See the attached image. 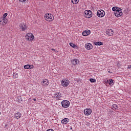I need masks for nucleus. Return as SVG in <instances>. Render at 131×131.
<instances>
[{
	"mask_svg": "<svg viewBox=\"0 0 131 131\" xmlns=\"http://www.w3.org/2000/svg\"><path fill=\"white\" fill-rule=\"evenodd\" d=\"M45 18L46 21L51 22V21L54 20V15H53L52 14L47 13L45 14Z\"/></svg>",
	"mask_w": 131,
	"mask_h": 131,
	"instance_id": "1",
	"label": "nucleus"
},
{
	"mask_svg": "<svg viewBox=\"0 0 131 131\" xmlns=\"http://www.w3.org/2000/svg\"><path fill=\"white\" fill-rule=\"evenodd\" d=\"M26 38L29 41H32V40L34 39V36L33 35V34H32V33H29L26 34Z\"/></svg>",
	"mask_w": 131,
	"mask_h": 131,
	"instance_id": "2",
	"label": "nucleus"
},
{
	"mask_svg": "<svg viewBox=\"0 0 131 131\" xmlns=\"http://www.w3.org/2000/svg\"><path fill=\"white\" fill-rule=\"evenodd\" d=\"M70 105V102L67 100H63L61 102V105L63 108H68Z\"/></svg>",
	"mask_w": 131,
	"mask_h": 131,
	"instance_id": "3",
	"label": "nucleus"
},
{
	"mask_svg": "<svg viewBox=\"0 0 131 131\" xmlns=\"http://www.w3.org/2000/svg\"><path fill=\"white\" fill-rule=\"evenodd\" d=\"M97 15L99 18H102L105 16V11L103 10H99L97 12Z\"/></svg>",
	"mask_w": 131,
	"mask_h": 131,
	"instance_id": "4",
	"label": "nucleus"
},
{
	"mask_svg": "<svg viewBox=\"0 0 131 131\" xmlns=\"http://www.w3.org/2000/svg\"><path fill=\"white\" fill-rule=\"evenodd\" d=\"M114 14L116 17H121V16L123 15L121 9L119 8L118 10H117L116 11L114 12Z\"/></svg>",
	"mask_w": 131,
	"mask_h": 131,
	"instance_id": "5",
	"label": "nucleus"
},
{
	"mask_svg": "<svg viewBox=\"0 0 131 131\" xmlns=\"http://www.w3.org/2000/svg\"><path fill=\"white\" fill-rule=\"evenodd\" d=\"M84 13L86 18H91L93 16V12L91 10H86Z\"/></svg>",
	"mask_w": 131,
	"mask_h": 131,
	"instance_id": "6",
	"label": "nucleus"
},
{
	"mask_svg": "<svg viewBox=\"0 0 131 131\" xmlns=\"http://www.w3.org/2000/svg\"><path fill=\"white\" fill-rule=\"evenodd\" d=\"M69 84V80H62L61 81V85L63 86H68Z\"/></svg>",
	"mask_w": 131,
	"mask_h": 131,
	"instance_id": "7",
	"label": "nucleus"
},
{
	"mask_svg": "<svg viewBox=\"0 0 131 131\" xmlns=\"http://www.w3.org/2000/svg\"><path fill=\"white\" fill-rule=\"evenodd\" d=\"M84 114L85 115H90L92 114V110L91 108H86L84 110Z\"/></svg>",
	"mask_w": 131,
	"mask_h": 131,
	"instance_id": "8",
	"label": "nucleus"
},
{
	"mask_svg": "<svg viewBox=\"0 0 131 131\" xmlns=\"http://www.w3.org/2000/svg\"><path fill=\"white\" fill-rule=\"evenodd\" d=\"M41 83L43 86H47V85H49V84H50V83L49 82V80L48 79H44L42 81Z\"/></svg>",
	"mask_w": 131,
	"mask_h": 131,
	"instance_id": "9",
	"label": "nucleus"
},
{
	"mask_svg": "<svg viewBox=\"0 0 131 131\" xmlns=\"http://www.w3.org/2000/svg\"><path fill=\"white\" fill-rule=\"evenodd\" d=\"M82 34L83 36H88V35H90V34H91V31L89 30H86L85 31H83L82 33Z\"/></svg>",
	"mask_w": 131,
	"mask_h": 131,
	"instance_id": "10",
	"label": "nucleus"
},
{
	"mask_svg": "<svg viewBox=\"0 0 131 131\" xmlns=\"http://www.w3.org/2000/svg\"><path fill=\"white\" fill-rule=\"evenodd\" d=\"M54 98L56 99V100H61V98H62V96H61V93H56L54 95Z\"/></svg>",
	"mask_w": 131,
	"mask_h": 131,
	"instance_id": "11",
	"label": "nucleus"
},
{
	"mask_svg": "<svg viewBox=\"0 0 131 131\" xmlns=\"http://www.w3.org/2000/svg\"><path fill=\"white\" fill-rule=\"evenodd\" d=\"M106 34L109 36H112L113 35V30L112 29H108L106 31Z\"/></svg>",
	"mask_w": 131,
	"mask_h": 131,
	"instance_id": "12",
	"label": "nucleus"
},
{
	"mask_svg": "<svg viewBox=\"0 0 131 131\" xmlns=\"http://www.w3.org/2000/svg\"><path fill=\"white\" fill-rule=\"evenodd\" d=\"M34 67L33 66V65L31 66L30 64H27V65L24 66V68L25 69H33V68Z\"/></svg>",
	"mask_w": 131,
	"mask_h": 131,
	"instance_id": "13",
	"label": "nucleus"
},
{
	"mask_svg": "<svg viewBox=\"0 0 131 131\" xmlns=\"http://www.w3.org/2000/svg\"><path fill=\"white\" fill-rule=\"evenodd\" d=\"M71 62L73 65H77V64L79 63V60H78L77 59H75L72 60Z\"/></svg>",
	"mask_w": 131,
	"mask_h": 131,
	"instance_id": "14",
	"label": "nucleus"
},
{
	"mask_svg": "<svg viewBox=\"0 0 131 131\" xmlns=\"http://www.w3.org/2000/svg\"><path fill=\"white\" fill-rule=\"evenodd\" d=\"M85 48L87 50H91V49H93V45L90 43H88L86 45H85Z\"/></svg>",
	"mask_w": 131,
	"mask_h": 131,
	"instance_id": "15",
	"label": "nucleus"
},
{
	"mask_svg": "<svg viewBox=\"0 0 131 131\" xmlns=\"http://www.w3.org/2000/svg\"><path fill=\"white\" fill-rule=\"evenodd\" d=\"M69 119L68 118H64L61 120L62 124H67Z\"/></svg>",
	"mask_w": 131,
	"mask_h": 131,
	"instance_id": "16",
	"label": "nucleus"
},
{
	"mask_svg": "<svg viewBox=\"0 0 131 131\" xmlns=\"http://www.w3.org/2000/svg\"><path fill=\"white\" fill-rule=\"evenodd\" d=\"M21 116V113H17L15 114V118H16V119H19V118H20Z\"/></svg>",
	"mask_w": 131,
	"mask_h": 131,
	"instance_id": "17",
	"label": "nucleus"
},
{
	"mask_svg": "<svg viewBox=\"0 0 131 131\" xmlns=\"http://www.w3.org/2000/svg\"><path fill=\"white\" fill-rule=\"evenodd\" d=\"M20 27L21 28V29L23 31H25L26 29H27V27H26V26L25 25H20Z\"/></svg>",
	"mask_w": 131,
	"mask_h": 131,
	"instance_id": "18",
	"label": "nucleus"
},
{
	"mask_svg": "<svg viewBox=\"0 0 131 131\" xmlns=\"http://www.w3.org/2000/svg\"><path fill=\"white\" fill-rule=\"evenodd\" d=\"M94 45L95 46H103V42H101V41L95 42Z\"/></svg>",
	"mask_w": 131,
	"mask_h": 131,
	"instance_id": "19",
	"label": "nucleus"
},
{
	"mask_svg": "<svg viewBox=\"0 0 131 131\" xmlns=\"http://www.w3.org/2000/svg\"><path fill=\"white\" fill-rule=\"evenodd\" d=\"M108 83L110 85H113V84H114V83L113 82V80L112 79H110L109 80Z\"/></svg>",
	"mask_w": 131,
	"mask_h": 131,
	"instance_id": "20",
	"label": "nucleus"
},
{
	"mask_svg": "<svg viewBox=\"0 0 131 131\" xmlns=\"http://www.w3.org/2000/svg\"><path fill=\"white\" fill-rule=\"evenodd\" d=\"M119 8L117 7H114L112 8L113 11H114V12H116V11H117V10H119Z\"/></svg>",
	"mask_w": 131,
	"mask_h": 131,
	"instance_id": "21",
	"label": "nucleus"
},
{
	"mask_svg": "<svg viewBox=\"0 0 131 131\" xmlns=\"http://www.w3.org/2000/svg\"><path fill=\"white\" fill-rule=\"evenodd\" d=\"M71 2L72 4H78V2H79V0H71Z\"/></svg>",
	"mask_w": 131,
	"mask_h": 131,
	"instance_id": "22",
	"label": "nucleus"
},
{
	"mask_svg": "<svg viewBox=\"0 0 131 131\" xmlns=\"http://www.w3.org/2000/svg\"><path fill=\"white\" fill-rule=\"evenodd\" d=\"M0 22H2L3 24H7V20L6 18H3L2 20H1Z\"/></svg>",
	"mask_w": 131,
	"mask_h": 131,
	"instance_id": "23",
	"label": "nucleus"
},
{
	"mask_svg": "<svg viewBox=\"0 0 131 131\" xmlns=\"http://www.w3.org/2000/svg\"><path fill=\"white\" fill-rule=\"evenodd\" d=\"M112 107L115 108V110H117L118 108V105H117V104H113Z\"/></svg>",
	"mask_w": 131,
	"mask_h": 131,
	"instance_id": "24",
	"label": "nucleus"
},
{
	"mask_svg": "<svg viewBox=\"0 0 131 131\" xmlns=\"http://www.w3.org/2000/svg\"><path fill=\"white\" fill-rule=\"evenodd\" d=\"M70 46L71 47H72V48H75L76 47V45H75V44L72 43V42L70 43Z\"/></svg>",
	"mask_w": 131,
	"mask_h": 131,
	"instance_id": "25",
	"label": "nucleus"
},
{
	"mask_svg": "<svg viewBox=\"0 0 131 131\" xmlns=\"http://www.w3.org/2000/svg\"><path fill=\"white\" fill-rule=\"evenodd\" d=\"M90 81L91 82H96V79L90 78Z\"/></svg>",
	"mask_w": 131,
	"mask_h": 131,
	"instance_id": "26",
	"label": "nucleus"
},
{
	"mask_svg": "<svg viewBox=\"0 0 131 131\" xmlns=\"http://www.w3.org/2000/svg\"><path fill=\"white\" fill-rule=\"evenodd\" d=\"M7 16H8V13H5L3 15V18L6 19V17H7Z\"/></svg>",
	"mask_w": 131,
	"mask_h": 131,
	"instance_id": "27",
	"label": "nucleus"
},
{
	"mask_svg": "<svg viewBox=\"0 0 131 131\" xmlns=\"http://www.w3.org/2000/svg\"><path fill=\"white\" fill-rule=\"evenodd\" d=\"M19 2H20L21 3H25L26 2H28V0H19Z\"/></svg>",
	"mask_w": 131,
	"mask_h": 131,
	"instance_id": "28",
	"label": "nucleus"
},
{
	"mask_svg": "<svg viewBox=\"0 0 131 131\" xmlns=\"http://www.w3.org/2000/svg\"><path fill=\"white\" fill-rule=\"evenodd\" d=\"M127 69L131 70V66H128Z\"/></svg>",
	"mask_w": 131,
	"mask_h": 131,
	"instance_id": "29",
	"label": "nucleus"
},
{
	"mask_svg": "<svg viewBox=\"0 0 131 131\" xmlns=\"http://www.w3.org/2000/svg\"><path fill=\"white\" fill-rule=\"evenodd\" d=\"M46 131H54V130L53 129H49L47 130Z\"/></svg>",
	"mask_w": 131,
	"mask_h": 131,
	"instance_id": "30",
	"label": "nucleus"
},
{
	"mask_svg": "<svg viewBox=\"0 0 131 131\" xmlns=\"http://www.w3.org/2000/svg\"><path fill=\"white\" fill-rule=\"evenodd\" d=\"M108 73H112V72H111L110 70H108Z\"/></svg>",
	"mask_w": 131,
	"mask_h": 131,
	"instance_id": "31",
	"label": "nucleus"
},
{
	"mask_svg": "<svg viewBox=\"0 0 131 131\" xmlns=\"http://www.w3.org/2000/svg\"><path fill=\"white\" fill-rule=\"evenodd\" d=\"M15 76V78L18 77V74H16Z\"/></svg>",
	"mask_w": 131,
	"mask_h": 131,
	"instance_id": "32",
	"label": "nucleus"
},
{
	"mask_svg": "<svg viewBox=\"0 0 131 131\" xmlns=\"http://www.w3.org/2000/svg\"><path fill=\"white\" fill-rule=\"evenodd\" d=\"M51 50H52V51H55V49H53V48H52V49H51Z\"/></svg>",
	"mask_w": 131,
	"mask_h": 131,
	"instance_id": "33",
	"label": "nucleus"
},
{
	"mask_svg": "<svg viewBox=\"0 0 131 131\" xmlns=\"http://www.w3.org/2000/svg\"><path fill=\"white\" fill-rule=\"evenodd\" d=\"M34 101H36V99L34 98Z\"/></svg>",
	"mask_w": 131,
	"mask_h": 131,
	"instance_id": "34",
	"label": "nucleus"
},
{
	"mask_svg": "<svg viewBox=\"0 0 131 131\" xmlns=\"http://www.w3.org/2000/svg\"><path fill=\"white\" fill-rule=\"evenodd\" d=\"M71 129H72V127H71Z\"/></svg>",
	"mask_w": 131,
	"mask_h": 131,
	"instance_id": "35",
	"label": "nucleus"
},
{
	"mask_svg": "<svg viewBox=\"0 0 131 131\" xmlns=\"http://www.w3.org/2000/svg\"><path fill=\"white\" fill-rule=\"evenodd\" d=\"M13 76H15V74H13Z\"/></svg>",
	"mask_w": 131,
	"mask_h": 131,
	"instance_id": "36",
	"label": "nucleus"
}]
</instances>
